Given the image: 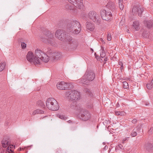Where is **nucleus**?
<instances>
[{
  "label": "nucleus",
  "instance_id": "nucleus-49",
  "mask_svg": "<svg viewBox=\"0 0 153 153\" xmlns=\"http://www.w3.org/2000/svg\"><path fill=\"white\" fill-rule=\"evenodd\" d=\"M123 0H119V4L122 3Z\"/></svg>",
  "mask_w": 153,
  "mask_h": 153
},
{
  "label": "nucleus",
  "instance_id": "nucleus-25",
  "mask_svg": "<svg viewBox=\"0 0 153 153\" xmlns=\"http://www.w3.org/2000/svg\"><path fill=\"white\" fill-rule=\"evenodd\" d=\"M1 144L2 146L3 147H6L7 146L9 145L10 142L8 140H7L5 139H3L1 141Z\"/></svg>",
  "mask_w": 153,
  "mask_h": 153
},
{
  "label": "nucleus",
  "instance_id": "nucleus-46",
  "mask_svg": "<svg viewBox=\"0 0 153 153\" xmlns=\"http://www.w3.org/2000/svg\"><path fill=\"white\" fill-rule=\"evenodd\" d=\"M119 147L121 149H122L123 146L121 144H119L118 145Z\"/></svg>",
  "mask_w": 153,
  "mask_h": 153
},
{
  "label": "nucleus",
  "instance_id": "nucleus-41",
  "mask_svg": "<svg viewBox=\"0 0 153 153\" xmlns=\"http://www.w3.org/2000/svg\"><path fill=\"white\" fill-rule=\"evenodd\" d=\"M128 139H129L128 137L123 139L122 140V142H123L122 143H124L126 141H128Z\"/></svg>",
  "mask_w": 153,
  "mask_h": 153
},
{
  "label": "nucleus",
  "instance_id": "nucleus-52",
  "mask_svg": "<svg viewBox=\"0 0 153 153\" xmlns=\"http://www.w3.org/2000/svg\"><path fill=\"white\" fill-rule=\"evenodd\" d=\"M48 116H45V117H42V119H45V118H48Z\"/></svg>",
  "mask_w": 153,
  "mask_h": 153
},
{
  "label": "nucleus",
  "instance_id": "nucleus-30",
  "mask_svg": "<svg viewBox=\"0 0 153 153\" xmlns=\"http://www.w3.org/2000/svg\"><path fill=\"white\" fill-rule=\"evenodd\" d=\"M58 117L60 119L64 120H66L68 119L67 117L65 115H58Z\"/></svg>",
  "mask_w": 153,
  "mask_h": 153
},
{
  "label": "nucleus",
  "instance_id": "nucleus-12",
  "mask_svg": "<svg viewBox=\"0 0 153 153\" xmlns=\"http://www.w3.org/2000/svg\"><path fill=\"white\" fill-rule=\"evenodd\" d=\"M143 10V8L142 7L140 8L137 6L134 7L132 10V14L135 15L137 13L138 16H140Z\"/></svg>",
  "mask_w": 153,
  "mask_h": 153
},
{
  "label": "nucleus",
  "instance_id": "nucleus-21",
  "mask_svg": "<svg viewBox=\"0 0 153 153\" xmlns=\"http://www.w3.org/2000/svg\"><path fill=\"white\" fill-rule=\"evenodd\" d=\"M44 52L41 50L36 49L35 51V56L37 57V58H39L42 55V54L44 53Z\"/></svg>",
  "mask_w": 153,
  "mask_h": 153
},
{
  "label": "nucleus",
  "instance_id": "nucleus-20",
  "mask_svg": "<svg viewBox=\"0 0 153 153\" xmlns=\"http://www.w3.org/2000/svg\"><path fill=\"white\" fill-rule=\"evenodd\" d=\"M144 148L146 151L150 152L153 149V146L151 143H147L145 144Z\"/></svg>",
  "mask_w": 153,
  "mask_h": 153
},
{
  "label": "nucleus",
  "instance_id": "nucleus-53",
  "mask_svg": "<svg viewBox=\"0 0 153 153\" xmlns=\"http://www.w3.org/2000/svg\"><path fill=\"white\" fill-rule=\"evenodd\" d=\"M123 65L121 66V68H120L121 70L123 69Z\"/></svg>",
  "mask_w": 153,
  "mask_h": 153
},
{
  "label": "nucleus",
  "instance_id": "nucleus-36",
  "mask_svg": "<svg viewBox=\"0 0 153 153\" xmlns=\"http://www.w3.org/2000/svg\"><path fill=\"white\" fill-rule=\"evenodd\" d=\"M65 8L67 9L72 10L73 9V7L69 4H67L65 5Z\"/></svg>",
  "mask_w": 153,
  "mask_h": 153
},
{
  "label": "nucleus",
  "instance_id": "nucleus-39",
  "mask_svg": "<svg viewBox=\"0 0 153 153\" xmlns=\"http://www.w3.org/2000/svg\"><path fill=\"white\" fill-rule=\"evenodd\" d=\"M119 7L121 10H123V9L124 6L123 4L122 3L119 4Z\"/></svg>",
  "mask_w": 153,
  "mask_h": 153
},
{
  "label": "nucleus",
  "instance_id": "nucleus-14",
  "mask_svg": "<svg viewBox=\"0 0 153 153\" xmlns=\"http://www.w3.org/2000/svg\"><path fill=\"white\" fill-rule=\"evenodd\" d=\"M48 37L47 39L42 38V41L44 42L48 43L51 45L52 43L53 42V35L50 33H49L48 36Z\"/></svg>",
  "mask_w": 153,
  "mask_h": 153
},
{
  "label": "nucleus",
  "instance_id": "nucleus-2",
  "mask_svg": "<svg viewBox=\"0 0 153 153\" xmlns=\"http://www.w3.org/2000/svg\"><path fill=\"white\" fill-rule=\"evenodd\" d=\"M68 28L69 31L74 34L79 33L81 30V27L79 23L76 20L71 21L68 24Z\"/></svg>",
  "mask_w": 153,
  "mask_h": 153
},
{
  "label": "nucleus",
  "instance_id": "nucleus-34",
  "mask_svg": "<svg viewBox=\"0 0 153 153\" xmlns=\"http://www.w3.org/2000/svg\"><path fill=\"white\" fill-rule=\"evenodd\" d=\"M123 87L124 88L128 89V83L126 81L123 82Z\"/></svg>",
  "mask_w": 153,
  "mask_h": 153
},
{
  "label": "nucleus",
  "instance_id": "nucleus-11",
  "mask_svg": "<svg viewBox=\"0 0 153 153\" xmlns=\"http://www.w3.org/2000/svg\"><path fill=\"white\" fill-rule=\"evenodd\" d=\"M68 1L76 7L80 9L83 6L82 0H68Z\"/></svg>",
  "mask_w": 153,
  "mask_h": 153
},
{
  "label": "nucleus",
  "instance_id": "nucleus-42",
  "mask_svg": "<svg viewBox=\"0 0 153 153\" xmlns=\"http://www.w3.org/2000/svg\"><path fill=\"white\" fill-rule=\"evenodd\" d=\"M120 115L122 116H124L125 115L126 113L123 111H120Z\"/></svg>",
  "mask_w": 153,
  "mask_h": 153
},
{
  "label": "nucleus",
  "instance_id": "nucleus-33",
  "mask_svg": "<svg viewBox=\"0 0 153 153\" xmlns=\"http://www.w3.org/2000/svg\"><path fill=\"white\" fill-rule=\"evenodd\" d=\"M73 39H72V37L69 35H68V34H67V36L65 37V40L67 41L68 42H70Z\"/></svg>",
  "mask_w": 153,
  "mask_h": 153
},
{
  "label": "nucleus",
  "instance_id": "nucleus-3",
  "mask_svg": "<svg viewBox=\"0 0 153 153\" xmlns=\"http://www.w3.org/2000/svg\"><path fill=\"white\" fill-rule=\"evenodd\" d=\"M46 104L47 108L51 110L56 111L59 108L58 102L53 98L48 99L46 100Z\"/></svg>",
  "mask_w": 153,
  "mask_h": 153
},
{
  "label": "nucleus",
  "instance_id": "nucleus-40",
  "mask_svg": "<svg viewBox=\"0 0 153 153\" xmlns=\"http://www.w3.org/2000/svg\"><path fill=\"white\" fill-rule=\"evenodd\" d=\"M107 40L109 41L111 40V38L110 34H107Z\"/></svg>",
  "mask_w": 153,
  "mask_h": 153
},
{
  "label": "nucleus",
  "instance_id": "nucleus-56",
  "mask_svg": "<svg viewBox=\"0 0 153 153\" xmlns=\"http://www.w3.org/2000/svg\"><path fill=\"white\" fill-rule=\"evenodd\" d=\"M40 102L41 103H42V101H40Z\"/></svg>",
  "mask_w": 153,
  "mask_h": 153
},
{
  "label": "nucleus",
  "instance_id": "nucleus-19",
  "mask_svg": "<svg viewBox=\"0 0 153 153\" xmlns=\"http://www.w3.org/2000/svg\"><path fill=\"white\" fill-rule=\"evenodd\" d=\"M145 26L149 28H151L153 26V20H147L144 21Z\"/></svg>",
  "mask_w": 153,
  "mask_h": 153
},
{
  "label": "nucleus",
  "instance_id": "nucleus-15",
  "mask_svg": "<svg viewBox=\"0 0 153 153\" xmlns=\"http://www.w3.org/2000/svg\"><path fill=\"white\" fill-rule=\"evenodd\" d=\"M15 148V146L13 145H9L6 148V150L4 151L3 152H1V153H15L13 150V148Z\"/></svg>",
  "mask_w": 153,
  "mask_h": 153
},
{
  "label": "nucleus",
  "instance_id": "nucleus-54",
  "mask_svg": "<svg viewBox=\"0 0 153 153\" xmlns=\"http://www.w3.org/2000/svg\"><path fill=\"white\" fill-rule=\"evenodd\" d=\"M100 40H101V41L102 42H103V41H102L103 40H102V39H100Z\"/></svg>",
  "mask_w": 153,
  "mask_h": 153
},
{
  "label": "nucleus",
  "instance_id": "nucleus-43",
  "mask_svg": "<svg viewBox=\"0 0 153 153\" xmlns=\"http://www.w3.org/2000/svg\"><path fill=\"white\" fill-rule=\"evenodd\" d=\"M137 120L136 119H134L132 121V123L135 124L137 123Z\"/></svg>",
  "mask_w": 153,
  "mask_h": 153
},
{
  "label": "nucleus",
  "instance_id": "nucleus-57",
  "mask_svg": "<svg viewBox=\"0 0 153 153\" xmlns=\"http://www.w3.org/2000/svg\"><path fill=\"white\" fill-rule=\"evenodd\" d=\"M152 84H153V79L152 80Z\"/></svg>",
  "mask_w": 153,
  "mask_h": 153
},
{
  "label": "nucleus",
  "instance_id": "nucleus-24",
  "mask_svg": "<svg viewBox=\"0 0 153 153\" xmlns=\"http://www.w3.org/2000/svg\"><path fill=\"white\" fill-rule=\"evenodd\" d=\"M133 27L136 30H138L140 29L139 23L137 21H135L133 22Z\"/></svg>",
  "mask_w": 153,
  "mask_h": 153
},
{
  "label": "nucleus",
  "instance_id": "nucleus-4",
  "mask_svg": "<svg viewBox=\"0 0 153 153\" xmlns=\"http://www.w3.org/2000/svg\"><path fill=\"white\" fill-rule=\"evenodd\" d=\"M87 17L96 25H100L101 20L100 15L94 11H89L87 15Z\"/></svg>",
  "mask_w": 153,
  "mask_h": 153
},
{
  "label": "nucleus",
  "instance_id": "nucleus-35",
  "mask_svg": "<svg viewBox=\"0 0 153 153\" xmlns=\"http://www.w3.org/2000/svg\"><path fill=\"white\" fill-rule=\"evenodd\" d=\"M153 84H152V82H150L149 83H148L146 85V87L148 89H151L152 88Z\"/></svg>",
  "mask_w": 153,
  "mask_h": 153
},
{
  "label": "nucleus",
  "instance_id": "nucleus-32",
  "mask_svg": "<svg viewBox=\"0 0 153 153\" xmlns=\"http://www.w3.org/2000/svg\"><path fill=\"white\" fill-rule=\"evenodd\" d=\"M84 91L87 93V94L89 96H92V94L91 92V90L88 89V88H85L84 90Z\"/></svg>",
  "mask_w": 153,
  "mask_h": 153
},
{
  "label": "nucleus",
  "instance_id": "nucleus-27",
  "mask_svg": "<svg viewBox=\"0 0 153 153\" xmlns=\"http://www.w3.org/2000/svg\"><path fill=\"white\" fill-rule=\"evenodd\" d=\"M44 113V111L39 109H37L34 110L32 113L33 115H35L37 114H43Z\"/></svg>",
  "mask_w": 153,
  "mask_h": 153
},
{
  "label": "nucleus",
  "instance_id": "nucleus-55",
  "mask_svg": "<svg viewBox=\"0 0 153 153\" xmlns=\"http://www.w3.org/2000/svg\"><path fill=\"white\" fill-rule=\"evenodd\" d=\"M91 51H93V49H91Z\"/></svg>",
  "mask_w": 153,
  "mask_h": 153
},
{
  "label": "nucleus",
  "instance_id": "nucleus-50",
  "mask_svg": "<svg viewBox=\"0 0 153 153\" xmlns=\"http://www.w3.org/2000/svg\"><path fill=\"white\" fill-rule=\"evenodd\" d=\"M107 59H108V58L107 57H105V58H104V61L105 62H106L107 60Z\"/></svg>",
  "mask_w": 153,
  "mask_h": 153
},
{
  "label": "nucleus",
  "instance_id": "nucleus-6",
  "mask_svg": "<svg viewBox=\"0 0 153 153\" xmlns=\"http://www.w3.org/2000/svg\"><path fill=\"white\" fill-rule=\"evenodd\" d=\"M80 111L79 115L80 116V118L84 121H86L88 120L91 117L89 112L87 110L79 108Z\"/></svg>",
  "mask_w": 153,
  "mask_h": 153
},
{
  "label": "nucleus",
  "instance_id": "nucleus-59",
  "mask_svg": "<svg viewBox=\"0 0 153 153\" xmlns=\"http://www.w3.org/2000/svg\"><path fill=\"white\" fill-rule=\"evenodd\" d=\"M103 144H105V143H103Z\"/></svg>",
  "mask_w": 153,
  "mask_h": 153
},
{
  "label": "nucleus",
  "instance_id": "nucleus-5",
  "mask_svg": "<svg viewBox=\"0 0 153 153\" xmlns=\"http://www.w3.org/2000/svg\"><path fill=\"white\" fill-rule=\"evenodd\" d=\"M66 96L71 100L76 101L79 99L80 94L79 92L75 90H70L66 92Z\"/></svg>",
  "mask_w": 153,
  "mask_h": 153
},
{
  "label": "nucleus",
  "instance_id": "nucleus-9",
  "mask_svg": "<svg viewBox=\"0 0 153 153\" xmlns=\"http://www.w3.org/2000/svg\"><path fill=\"white\" fill-rule=\"evenodd\" d=\"M57 88L59 90H65L68 88L69 89L73 88V85L71 83H66L64 82H58L56 85Z\"/></svg>",
  "mask_w": 153,
  "mask_h": 153
},
{
  "label": "nucleus",
  "instance_id": "nucleus-8",
  "mask_svg": "<svg viewBox=\"0 0 153 153\" xmlns=\"http://www.w3.org/2000/svg\"><path fill=\"white\" fill-rule=\"evenodd\" d=\"M48 53L50 55V61L54 62L59 59L61 57V53L58 52H53L51 50L48 51Z\"/></svg>",
  "mask_w": 153,
  "mask_h": 153
},
{
  "label": "nucleus",
  "instance_id": "nucleus-44",
  "mask_svg": "<svg viewBox=\"0 0 153 153\" xmlns=\"http://www.w3.org/2000/svg\"><path fill=\"white\" fill-rule=\"evenodd\" d=\"M120 111H115V114L116 115H120Z\"/></svg>",
  "mask_w": 153,
  "mask_h": 153
},
{
  "label": "nucleus",
  "instance_id": "nucleus-16",
  "mask_svg": "<svg viewBox=\"0 0 153 153\" xmlns=\"http://www.w3.org/2000/svg\"><path fill=\"white\" fill-rule=\"evenodd\" d=\"M86 28L88 30L90 31H93L95 28V26L94 24L89 22H87L86 23Z\"/></svg>",
  "mask_w": 153,
  "mask_h": 153
},
{
  "label": "nucleus",
  "instance_id": "nucleus-26",
  "mask_svg": "<svg viewBox=\"0 0 153 153\" xmlns=\"http://www.w3.org/2000/svg\"><path fill=\"white\" fill-rule=\"evenodd\" d=\"M70 107L72 109L74 110L79 109V111L80 109L79 108H80V107H79L77 106L75 102H73L71 103L70 106Z\"/></svg>",
  "mask_w": 153,
  "mask_h": 153
},
{
  "label": "nucleus",
  "instance_id": "nucleus-28",
  "mask_svg": "<svg viewBox=\"0 0 153 153\" xmlns=\"http://www.w3.org/2000/svg\"><path fill=\"white\" fill-rule=\"evenodd\" d=\"M67 33L65 31L63 30V33L60 36V37H62L61 39H59L61 41H64L65 39V37L67 36Z\"/></svg>",
  "mask_w": 153,
  "mask_h": 153
},
{
  "label": "nucleus",
  "instance_id": "nucleus-47",
  "mask_svg": "<svg viewBox=\"0 0 153 153\" xmlns=\"http://www.w3.org/2000/svg\"><path fill=\"white\" fill-rule=\"evenodd\" d=\"M153 130V128H151L150 129V130L149 131V133H150L151 132H152Z\"/></svg>",
  "mask_w": 153,
  "mask_h": 153
},
{
  "label": "nucleus",
  "instance_id": "nucleus-10",
  "mask_svg": "<svg viewBox=\"0 0 153 153\" xmlns=\"http://www.w3.org/2000/svg\"><path fill=\"white\" fill-rule=\"evenodd\" d=\"M100 14L101 17L103 20L108 21L112 19V14L110 12L102 10L101 11Z\"/></svg>",
  "mask_w": 153,
  "mask_h": 153
},
{
  "label": "nucleus",
  "instance_id": "nucleus-38",
  "mask_svg": "<svg viewBox=\"0 0 153 153\" xmlns=\"http://www.w3.org/2000/svg\"><path fill=\"white\" fill-rule=\"evenodd\" d=\"M143 36L145 38H149V35L148 33H145L143 32Z\"/></svg>",
  "mask_w": 153,
  "mask_h": 153
},
{
  "label": "nucleus",
  "instance_id": "nucleus-58",
  "mask_svg": "<svg viewBox=\"0 0 153 153\" xmlns=\"http://www.w3.org/2000/svg\"><path fill=\"white\" fill-rule=\"evenodd\" d=\"M19 150H21V148H20Z\"/></svg>",
  "mask_w": 153,
  "mask_h": 153
},
{
  "label": "nucleus",
  "instance_id": "nucleus-45",
  "mask_svg": "<svg viewBox=\"0 0 153 153\" xmlns=\"http://www.w3.org/2000/svg\"><path fill=\"white\" fill-rule=\"evenodd\" d=\"M119 64L120 65H121V66L122 65H123V64L122 62L121 61H119Z\"/></svg>",
  "mask_w": 153,
  "mask_h": 153
},
{
  "label": "nucleus",
  "instance_id": "nucleus-37",
  "mask_svg": "<svg viewBox=\"0 0 153 153\" xmlns=\"http://www.w3.org/2000/svg\"><path fill=\"white\" fill-rule=\"evenodd\" d=\"M22 48V49H25L26 47V44L25 42H22L21 44Z\"/></svg>",
  "mask_w": 153,
  "mask_h": 153
},
{
  "label": "nucleus",
  "instance_id": "nucleus-18",
  "mask_svg": "<svg viewBox=\"0 0 153 153\" xmlns=\"http://www.w3.org/2000/svg\"><path fill=\"white\" fill-rule=\"evenodd\" d=\"M141 125H140V126H137L136 127V129L135 130V129H134L131 133V135L132 137H134L136 136L137 135V133H138L139 131L141 129Z\"/></svg>",
  "mask_w": 153,
  "mask_h": 153
},
{
  "label": "nucleus",
  "instance_id": "nucleus-48",
  "mask_svg": "<svg viewBox=\"0 0 153 153\" xmlns=\"http://www.w3.org/2000/svg\"><path fill=\"white\" fill-rule=\"evenodd\" d=\"M67 122L69 123H72V121L71 120H68V121H67Z\"/></svg>",
  "mask_w": 153,
  "mask_h": 153
},
{
  "label": "nucleus",
  "instance_id": "nucleus-29",
  "mask_svg": "<svg viewBox=\"0 0 153 153\" xmlns=\"http://www.w3.org/2000/svg\"><path fill=\"white\" fill-rule=\"evenodd\" d=\"M101 51L100 52V55L101 57L103 58L105 56V53L103 47H101Z\"/></svg>",
  "mask_w": 153,
  "mask_h": 153
},
{
  "label": "nucleus",
  "instance_id": "nucleus-17",
  "mask_svg": "<svg viewBox=\"0 0 153 153\" xmlns=\"http://www.w3.org/2000/svg\"><path fill=\"white\" fill-rule=\"evenodd\" d=\"M107 7L112 11H114L115 10V4L111 1L109 2L106 5Z\"/></svg>",
  "mask_w": 153,
  "mask_h": 153
},
{
  "label": "nucleus",
  "instance_id": "nucleus-51",
  "mask_svg": "<svg viewBox=\"0 0 153 153\" xmlns=\"http://www.w3.org/2000/svg\"><path fill=\"white\" fill-rule=\"evenodd\" d=\"M120 106V105L119 103L117 102L116 104V106L117 107H119Z\"/></svg>",
  "mask_w": 153,
  "mask_h": 153
},
{
  "label": "nucleus",
  "instance_id": "nucleus-31",
  "mask_svg": "<svg viewBox=\"0 0 153 153\" xmlns=\"http://www.w3.org/2000/svg\"><path fill=\"white\" fill-rule=\"evenodd\" d=\"M5 65L6 63L4 62L0 64V71H2L3 70Z\"/></svg>",
  "mask_w": 153,
  "mask_h": 153
},
{
  "label": "nucleus",
  "instance_id": "nucleus-1",
  "mask_svg": "<svg viewBox=\"0 0 153 153\" xmlns=\"http://www.w3.org/2000/svg\"><path fill=\"white\" fill-rule=\"evenodd\" d=\"M95 76V74L92 71L87 70L82 77L79 80V82L82 85H89L90 82L94 79Z\"/></svg>",
  "mask_w": 153,
  "mask_h": 153
},
{
  "label": "nucleus",
  "instance_id": "nucleus-23",
  "mask_svg": "<svg viewBox=\"0 0 153 153\" xmlns=\"http://www.w3.org/2000/svg\"><path fill=\"white\" fill-rule=\"evenodd\" d=\"M63 33V30L59 29L56 31L55 33V36L58 39H61V38H62V37H60V36Z\"/></svg>",
  "mask_w": 153,
  "mask_h": 153
},
{
  "label": "nucleus",
  "instance_id": "nucleus-7",
  "mask_svg": "<svg viewBox=\"0 0 153 153\" xmlns=\"http://www.w3.org/2000/svg\"><path fill=\"white\" fill-rule=\"evenodd\" d=\"M26 58L28 61L30 62H33L35 65L39 64L40 59L33 55L32 52L29 51L28 53Z\"/></svg>",
  "mask_w": 153,
  "mask_h": 153
},
{
  "label": "nucleus",
  "instance_id": "nucleus-13",
  "mask_svg": "<svg viewBox=\"0 0 153 153\" xmlns=\"http://www.w3.org/2000/svg\"><path fill=\"white\" fill-rule=\"evenodd\" d=\"M40 59V61H39L40 62L39 64L41 63V62L42 61L45 62H47L49 61H50V55H49V56H48L44 53L43 54H42V56L41 57H40V59Z\"/></svg>",
  "mask_w": 153,
  "mask_h": 153
},
{
  "label": "nucleus",
  "instance_id": "nucleus-22",
  "mask_svg": "<svg viewBox=\"0 0 153 153\" xmlns=\"http://www.w3.org/2000/svg\"><path fill=\"white\" fill-rule=\"evenodd\" d=\"M69 44L70 45V47L74 49H75L77 46L78 43L76 41V40L73 39L69 43Z\"/></svg>",
  "mask_w": 153,
  "mask_h": 153
}]
</instances>
